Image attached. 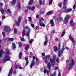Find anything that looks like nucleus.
I'll return each instance as SVG.
<instances>
[{"label":"nucleus","mask_w":76,"mask_h":76,"mask_svg":"<svg viewBox=\"0 0 76 76\" xmlns=\"http://www.w3.org/2000/svg\"><path fill=\"white\" fill-rule=\"evenodd\" d=\"M5 57L4 58L3 63H5L6 61H9L10 60V57H9V51L8 49H6L5 50Z\"/></svg>","instance_id":"obj_1"},{"label":"nucleus","mask_w":76,"mask_h":76,"mask_svg":"<svg viewBox=\"0 0 76 76\" xmlns=\"http://www.w3.org/2000/svg\"><path fill=\"white\" fill-rule=\"evenodd\" d=\"M64 46L63 45L62 46V48L61 49L60 51H59L58 53V56L60 57H61V55L63 54V51L65 48H64Z\"/></svg>","instance_id":"obj_2"},{"label":"nucleus","mask_w":76,"mask_h":76,"mask_svg":"<svg viewBox=\"0 0 76 76\" xmlns=\"http://www.w3.org/2000/svg\"><path fill=\"white\" fill-rule=\"evenodd\" d=\"M69 18H70V15H66L64 18V22L65 24H67L68 23Z\"/></svg>","instance_id":"obj_3"},{"label":"nucleus","mask_w":76,"mask_h":76,"mask_svg":"<svg viewBox=\"0 0 76 76\" xmlns=\"http://www.w3.org/2000/svg\"><path fill=\"white\" fill-rule=\"evenodd\" d=\"M74 64H75V61L72 59L71 61V62L69 64V69H71L72 68V67L74 65Z\"/></svg>","instance_id":"obj_4"},{"label":"nucleus","mask_w":76,"mask_h":76,"mask_svg":"<svg viewBox=\"0 0 76 76\" xmlns=\"http://www.w3.org/2000/svg\"><path fill=\"white\" fill-rule=\"evenodd\" d=\"M4 29L6 32H9L10 31V27L9 26H5L4 27Z\"/></svg>","instance_id":"obj_5"},{"label":"nucleus","mask_w":76,"mask_h":76,"mask_svg":"<svg viewBox=\"0 0 76 76\" xmlns=\"http://www.w3.org/2000/svg\"><path fill=\"white\" fill-rule=\"evenodd\" d=\"M21 19V17H19L18 18V21L16 22V24L17 26H19V24H20V23Z\"/></svg>","instance_id":"obj_6"},{"label":"nucleus","mask_w":76,"mask_h":76,"mask_svg":"<svg viewBox=\"0 0 76 76\" xmlns=\"http://www.w3.org/2000/svg\"><path fill=\"white\" fill-rule=\"evenodd\" d=\"M63 20V18L61 17H58L57 19L56 20L57 22H60L61 21Z\"/></svg>","instance_id":"obj_7"},{"label":"nucleus","mask_w":76,"mask_h":76,"mask_svg":"<svg viewBox=\"0 0 76 76\" xmlns=\"http://www.w3.org/2000/svg\"><path fill=\"white\" fill-rule=\"evenodd\" d=\"M54 57L53 58V59H51V58H50V62L51 63H53V64L55 62V61H54V60H55V58H56V56H54ZM54 65V64H53V65Z\"/></svg>","instance_id":"obj_8"},{"label":"nucleus","mask_w":76,"mask_h":76,"mask_svg":"<svg viewBox=\"0 0 76 76\" xmlns=\"http://www.w3.org/2000/svg\"><path fill=\"white\" fill-rule=\"evenodd\" d=\"M72 9H68L64 11V12L65 13H68V12H71L72 10Z\"/></svg>","instance_id":"obj_9"},{"label":"nucleus","mask_w":76,"mask_h":76,"mask_svg":"<svg viewBox=\"0 0 76 76\" xmlns=\"http://www.w3.org/2000/svg\"><path fill=\"white\" fill-rule=\"evenodd\" d=\"M50 23L51 26H54V23L53 21V20H50Z\"/></svg>","instance_id":"obj_10"},{"label":"nucleus","mask_w":76,"mask_h":76,"mask_svg":"<svg viewBox=\"0 0 76 76\" xmlns=\"http://www.w3.org/2000/svg\"><path fill=\"white\" fill-rule=\"evenodd\" d=\"M35 66V62L34 61H31V64L30 67L31 68H32L33 66Z\"/></svg>","instance_id":"obj_11"},{"label":"nucleus","mask_w":76,"mask_h":76,"mask_svg":"<svg viewBox=\"0 0 76 76\" xmlns=\"http://www.w3.org/2000/svg\"><path fill=\"white\" fill-rule=\"evenodd\" d=\"M45 41L44 42V45H47L48 41V39L47 37H46L45 39Z\"/></svg>","instance_id":"obj_12"},{"label":"nucleus","mask_w":76,"mask_h":76,"mask_svg":"<svg viewBox=\"0 0 76 76\" xmlns=\"http://www.w3.org/2000/svg\"><path fill=\"white\" fill-rule=\"evenodd\" d=\"M47 67L48 68V70H50V68H51V64H50V63H48L47 65Z\"/></svg>","instance_id":"obj_13"},{"label":"nucleus","mask_w":76,"mask_h":76,"mask_svg":"<svg viewBox=\"0 0 76 76\" xmlns=\"http://www.w3.org/2000/svg\"><path fill=\"white\" fill-rule=\"evenodd\" d=\"M69 39L71 41H72V42H75V39H74L73 38V37H72L70 36Z\"/></svg>","instance_id":"obj_14"},{"label":"nucleus","mask_w":76,"mask_h":76,"mask_svg":"<svg viewBox=\"0 0 76 76\" xmlns=\"http://www.w3.org/2000/svg\"><path fill=\"white\" fill-rule=\"evenodd\" d=\"M29 48V45L28 44L26 45L25 47V50H28V48Z\"/></svg>","instance_id":"obj_15"},{"label":"nucleus","mask_w":76,"mask_h":76,"mask_svg":"<svg viewBox=\"0 0 76 76\" xmlns=\"http://www.w3.org/2000/svg\"><path fill=\"white\" fill-rule=\"evenodd\" d=\"M12 72H13V69H11L10 71V72L8 74V76H11V75H12Z\"/></svg>","instance_id":"obj_16"},{"label":"nucleus","mask_w":76,"mask_h":76,"mask_svg":"<svg viewBox=\"0 0 76 76\" xmlns=\"http://www.w3.org/2000/svg\"><path fill=\"white\" fill-rule=\"evenodd\" d=\"M18 9H20L21 8V7L20 6V2H18Z\"/></svg>","instance_id":"obj_17"},{"label":"nucleus","mask_w":76,"mask_h":76,"mask_svg":"<svg viewBox=\"0 0 76 76\" xmlns=\"http://www.w3.org/2000/svg\"><path fill=\"white\" fill-rule=\"evenodd\" d=\"M12 49L14 50L16 48V45H15V44L13 43L12 45Z\"/></svg>","instance_id":"obj_18"},{"label":"nucleus","mask_w":76,"mask_h":76,"mask_svg":"<svg viewBox=\"0 0 76 76\" xmlns=\"http://www.w3.org/2000/svg\"><path fill=\"white\" fill-rule=\"evenodd\" d=\"M53 11H50L48 12L47 13V14L48 15H52L53 13Z\"/></svg>","instance_id":"obj_19"},{"label":"nucleus","mask_w":76,"mask_h":76,"mask_svg":"<svg viewBox=\"0 0 76 76\" xmlns=\"http://www.w3.org/2000/svg\"><path fill=\"white\" fill-rule=\"evenodd\" d=\"M16 3V0H13L11 2V4L12 6H14Z\"/></svg>","instance_id":"obj_20"},{"label":"nucleus","mask_w":76,"mask_h":76,"mask_svg":"<svg viewBox=\"0 0 76 76\" xmlns=\"http://www.w3.org/2000/svg\"><path fill=\"white\" fill-rule=\"evenodd\" d=\"M22 53L21 52H20L19 53V58H20V59H21V58H22Z\"/></svg>","instance_id":"obj_21"},{"label":"nucleus","mask_w":76,"mask_h":76,"mask_svg":"<svg viewBox=\"0 0 76 76\" xmlns=\"http://www.w3.org/2000/svg\"><path fill=\"white\" fill-rule=\"evenodd\" d=\"M26 33V31L25 30H23V31L22 35L23 37H25V34Z\"/></svg>","instance_id":"obj_22"},{"label":"nucleus","mask_w":76,"mask_h":76,"mask_svg":"<svg viewBox=\"0 0 76 76\" xmlns=\"http://www.w3.org/2000/svg\"><path fill=\"white\" fill-rule=\"evenodd\" d=\"M4 52L3 50H1L0 51V57H2V54Z\"/></svg>","instance_id":"obj_23"},{"label":"nucleus","mask_w":76,"mask_h":76,"mask_svg":"<svg viewBox=\"0 0 76 76\" xmlns=\"http://www.w3.org/2000/svg\"><path fill=\"white\" fill-rule=\"evenodd\" d=\"M27 37H28L27 38L28 40H30V37H29V33H27Z\"/></svg>","instance_id":"obj_24"},{"label":"nucleus","mask_w":76,"mask_h":76,"mask_svg":"<svg viewBox=\"0 0 76 76\" xmlns=\"http://www.w3.org/2000/svg\"><path fill=\"white\" fill-rule=\"evenodd\" d=\"M70 24L72 26H73L74 25V23L72 20H71L70 22Z\"/></svg>","instance_id":"obj_25"},{"label":"nucleus","mask_w":76,"mask_h":76,"mask_svg":"<svg viewBox=\"0 0 76 76\" xmlns=\"http://www.w3.org/2000/svg\"><path fill=\"white\" fill-rule=\"evenodd\" d=\"M44 73H46L48 75V73H49V71L48 70H46V69H45L44 71Z\"/></svg>","instance_id":"obj_26"},{"label":"nucleus","mask_w":76,"mask_h":76,"mask_svg":"<svg viewBox=\"0 0 76 76\" xmlns=\"http://www.w3.org/2000/svg\"><path fill=\"white\" fill-rule=\"evenodd\" d=\"M7 12L8 13H9L10 15V16H11V15L12 14V12L10 11V10L9 9H8L7 10Z\"/></svg>","instance_id":"obj_27"},{"label":"nucleus","mask_w":76,"mask_h":76,"mask_svg":"<svg viewBox=\"0 0 76 76\" xmlns=\"http://www.w3.org/2000/svg\"><path fill=\"white\" fill-rule=\"evenodd\" d=\"M28 21L29 22H31L32 21V18H31V17H28Z\"/></svg>","instance_id":"obj_28"},{"label":"nucleus","mask_w":76,"mask_h":76,"mask_svg":"<svg viewBox=\"0 0 76 76\" xmlns=\"http://www.w3.org/2000/svg\"><path fill=\"white\" fill-rule=\"evenodd\" d=\"M50 76H56V72H55L53 74H50Z\"/></svg>","instance_id":"obj_29"},{"label":"nucleus","mask_w":76,"mask_h":76,"mask_svg":"<svg viewBox=\"0 0 76 76\" xmlns=\"http://www.w3.org/2000/svg\"><path fill=\"white\" fill-rule=\"evenodd\" d=\"M63 9H64L63 11L64 12V10H67V7L66 6H64L63 7Z\"/></svg>","instance_id":"obj_30"},{"label":"nucleus","mask_w":76,"mask_h":76,"mask_svg":"<svg viewBox=\"0 0 76 76\" xmlns=\"http://www.w3.org/2000/svg\"><path fill=\"white\" fill-rule=\"evenodd\" d=\"M39 25L40 26H42L43 27L45 26V25L44 24H42V23H39Z\"/></svg>","instance_id":"obj_31"},{"label":"nucleus","mask_w":76,"mask_h":76,"mask_svg":"<svg viewBox=\"0 0 76 76\" xmlns=\"http://www.w3.org/2000/svg\"><path fill=\"white\" fill-rule=\"evenodd\" d=\"M49 4H52V3H53V0H49Z\"/></svg>","instance_id":"obj_32"},{"label":"nucleus","mask_w":76,"mask_h":76,"mask_svg":"<svg viewBox=\"0 0 76 76\" xmlns=\"http://www.w3.org/2000/svg\"><path fill=\"white\" fill-rule=\"evenodd\" d=\"M63 4V5H66L67 4L66 0H64Z\"/></svg>","instance_id":"obj_33"},{"label":"nucleus","mask_w":76,"mask_h":76,"mask_svg":"<svg viewBox=\"0 0 76 76\" xmlns=\"http://www.w3.org/2000/svg\"><path fill=\"white\" fill-rule=\"evenodd\" d=\"M33 3V0H31L29 1V4H32Z\"/></svg>","instance_id":"obj_34"},{"label":"nucleus","mask_w":76,"mask_h":76,"mask_svg":"<svg viewBox=\"0 0 76 76\" xmlns=\"http://www.w3.org/2000/svg\"><path fill=\"white\" fill-rule=\"evenodd\" d=\"M54 51H57V47L56 46H54Z\"/></svg>","instance_id":"obj_35"},{"label":"nucleus","mask_w":76,"mask_h":76,"mask_svg":"<svg viewBox=\"0 0 76 76\" xmlns=\"http://www.w3.org/2000/svg\"><path fill=\"white\" fill-rule=\"evenodd\" d=\"M65 33H66L65 32V31L63 32L62 33V34H61V37H63L64 36V35Z\"/></svg>","instance_id":"obj_36"},{"label":"nucleus","mask_w":76,"mask_h":76,"mask_svg":"<svg viewBox=\"0 0 76 76\" xmlns=\"http://www.w3.org/2000/svg\"><path fill=\"white\" fill-rule=\"evenodd\" d=\"M0 11L1 13L2 14H3V13L4 12V10H3V9H1Z\"/></svg>","instance_id":"obj_37"},{"label":"nucleus","mask_w":76,"mask_h":76,"mask_svg":"<svg viewBox=\"0 0 76 76\" xmlns=\"http://www.w3.org/2000/svg\"><path fill=\"white\" fill-rule=\"evenodd\" d=\"M8 40H9L10 41H13L14 40V39L13 38H9Z\"/></svg>","instance_id":"obj_38"},{"label":"nucleus","mask_w":76,"mask_h":76,"mask_svg":"<svg viewBox=\"0 0 76 76\" xmlns=\"http://www.w3.org/2000/svg\"><path fill=\"white\" fill-rule=\"evenodd\" d=\"M45 61L46 64H47L48 63V61L47 60V58H45Z\"/></svg>","instance_id":"obj_39"},{"label":"nucleus","mask_w":76,"mask_h":76,"mask_svg":"<svg viewBox=\"0 0 76 76\" xmlns=\"http://www.w3.org/2000/svg\"><path fill=\"white\" fill-rule=\"evenodd\" d=\"M2 35H3V37H6V34H5V33H4V32H2Z\"/></svg>","instance_id":"obj_40"},{"label":"nucleus","mask_w":76,"mask_h":76,"mask_svg":"<svg viewBox=\"0 0 76 76\" xmlns=\"http://www.w3.org/2000/svg\"><path fill=\"white\" fill-rule=\"evenodd\" d=\"M32 42H33V40H32V39H30L29 41V42L30 44H31V43H32Z\"/></svg>","instance_id":"obj_41"},{"label":"nucleus","mask_w":76,"mask_h":76,"mask_svg":"<svg viewBox=\"0 0 76 76\" xmlns=\"http://www.w3.org/2000/svg\"><path fill=\"white\" fill-rule=\"evenodd\" d=\"M14 33H15V34H16V33H17V30H16V29L15 28L14 29Z\"/></svg>","instance_id":"obj_42"},{"label":"nucleus","mask_w":76,"mask_h":76,"mask_svg":"<svg viewBox=\"0 0 76 76\" xmlns=\"http://www.w3.org/2000/svg\"><path fill=\"white\" fill-rule=\"evenodd\" d=\"M42 1H39V4L40 6L42 5Z\"/></svg>","instance_id":"obj_43"},{"label":"nucleus","mask_w":76,"mask_h":76,"mask_svg":"<svg viewBox=\"0 0 76 76\" xmlns=\"http://www.w3.org/2000/svg\"><path fill=\"white\" fill-rule=\"evenodd\" d=\"M55 32H56V31H55V30H53L52 31L51 33V34H55Z\"/></svg>","instance_id":"obj_44"},{"label":"nucleus","mask_w":76,"mask_h":76,"mask_svg":"<svg viewBox=\"0 0 76 76\" xmlns=\"http://www.w3.org/2000/svg\"><path fill=\"white\" fill-rule=\"evenodd\" d=\"M35 9V7L33 6L31 8V10H34Z\"/></svg>","instance_id":"obj_45"},{"label":"nucleus","mask_w":76,"mask_h":76,"mask_svg":"<svg viewBox=\"0 0 76 76\" xmlns=\"http://www.w3.org/2000/svg\"><path fill=\"white\" fill-rule=\"evenodd\" d=\"M50 57V55H47L45 58H48Z\"/></svg>","instance_id":"obj_46"},{"label":"nucleus","mask_w":76,"mask_h":76,"mask_svg":"<svg viewBox=\"0 0 76 76\" xmlns=\"http://www.w3.org/2000/svg\"><path fill=\"white\" fill-rule=\"evenodd\" d=\"M28 63H29V61H26V66H27V65L28 64Z\"/></svg>","instance_id":"obj_47"},{"label":"nucleus","mask_w":76,"mask_h":76,"mask_svg":"<svg viewBox=\"0 0 76 76\" xmlns=\"http://www.w3.org/2000/svg\"><path fill=\"white\" fill-rule=\"evenodd\" d=\"M6 18V17H5V16H3L2 17V19H4Z\"/></svg>","instance_id":"obj_48"},{"label":"nucleus","mask_w":76,"mask_h":76,"mask_svg":"<svg viewBox=\"0 0 76 76\" xmlns=\"http://www.w3.org/2000/svg\"><path fill=\"white\" fill-rule=\"evenodd\" d=\"M25 29H28L29 26H27L25 27Z\"/></svg>","instance_id":"obj_49"},{"label":"nucleus","mask_w":76,"mask_h":76,"mask_svg":"<svg viewBox=\"0 0 76 76\" xmlns=\"http://www.w3.org/2000/svg\"><path fill=\"white\" fill-rule=\"evenodd\" d=\"M21 40L22 41H25V39L23 38H21Z\"/></svg>","instance_id":"obj_50"},{"label":"nucleus","mask_w":76,"mask_h":76,"mask_svg":"<svg viewBox=\"0 0 76 76\" xmlns=\"http://www.w3.org/2000/svg\"><path fill=\"white\" fill-rule=\"evenodd\" d=\"M58 6L59 7H61V3H60L58 4Z\"/></svg>","instance_id":"obj_51"},{"label":"nucleus","mask_w":76,"mask_h":76,"mask_svg":"<svg viewBox=\"0 0 76 76\" xmlns=\"http://www.w3.org/2000/svg\"><path fill=\"white\" fill-rule=\"evenodd\" d=\"M73 8L74 10H75V8H76V5H75L74 4L73 6Z\"/></svg>","instance_id":"obj_52"},{"label":"nucleus","mask_w":76,"mask_h":76,"mask_svg":"<svg viewBox=\"0 0 76 76\" xmlns=\"http://www.w3.org/2000/svg\"><path fill=\"white\" fill-rule=\"evenodd\" d=\"M35 56H33V61H34V60H35Z\"/></svg>","instance_id":"obj_53"},{"label":"nucleus","mask_w":76,"mask_h":76,"mask_svg":"<svg viewBox=\"0 0 76 76\" xmlns=\"http://www.w3.org/2000/svg\"><path fill=\"white\" fill-rule=\"evenodd\" d=\"M18 45L19 47H20V46H21V43L20 42H19L18 43Z\"/></svg>","instance_id":"obj_54"},{"label":"nucleus","mask_w":76,"mask_h":76,"mask_svg":"<svg viewBox=\"0 0 76 76\" xmlns=\"http://www.w3.org/2000/svg\"><path fill=\"white\" fill-rule=\"evenodd\" d=\"M61 44H60V43H59V45H58V47L59 48H60V47H61V45H61Z\"/></svg>","instance_id":"obj_55"},{"label":"nucleus","mask_w":76,"mask_h":76,"mask_svg":"<svg viewBox=\"0 0 76 76\" xmlns=\"http://www.w3.org/2000/svg\"><path fill=\"white\" fill-rule=\"evenodd\" d=\"M28 32H27V33H29V32H30V31H31V29H30V28H28Z\"/></svg>","instance_id":"obj_56"},{"label":"nucleus","mask_w":76,"mask_h":76,"mask_svg":"<svg viewBox=\"0 0 76 76\" xmlns=\"http://www.w3.org/2000/svg\"><path fill=\"white\" fill-rule=\"evenodd\" d=\"M57 62H58L59 61V58H57L56 60Z\"/></svg>","instance_id":"obj_57"},{"label":"nucleus","mask_w":76,"mask_h":76,"mask_svg":"<svg viewBox=\"0 0 76 76\" xmlns=\"http://www.w3.org/2000/svg\"><path fill=\"white\" fill-rule=\"evenodd\" d=\"M42 56H45V53H42Z\"/></svg>","instance_id":"obj_58"},{"label":"nucleus","mask_w":76,"mask_h":76,"mask_svg":"<svg viewBox=\"0 0 76 76\" xmlns=\"http://www.w3.org/2000/svg\"><path fill=\"white\" fill-rule=\"evenodd\" d=\"M27 9H31V8L30 7L28 6L27 7Z\"/></svg>","instance_id":"obj_59"},{"label":"nucleus","mask_w":76,"mask_h":76,"mask_svg":"<svg viewBox=\"0 0 76 76\" xmlns=\"http://www.w3.org/2000/svg\"><path fill=\"white\" fill-rule=\"evenodd\" d=\"M31 26L32 27H33L34 26V24H31Z\"/></svg>","instance_id":"obj_60"},{"label":"nucleus","mask_w":76,"mask_h":76,"mask_svg":"<svg viewBox=\"0 0 76 76\" xmlns=\"http://www.w3.org/2000/svg\"><path fill=\"white\" fill-rule=\"evenodd\" d=\"M35 59L37 61H38V58H36Z\"/></svg>","instance_id":"obj_61"},{"label":"nucleus","mask_w":76,"mask_h":76,"mask_svg":"<svg viewBox=\"0 0 76 76\" xmlns=\"http://www.w3.org/2000/svg\"><path fill=\"white\" fill-rule=\"evenodd\" d=\"M55 40L56 41H58V38H57V37L55 39Z\"/></svg>","instance_id":"obj_62"},{"label":"nucleus","mask_w":76,"mask_h":76,"mask_svg":"<svg viewBox=\"0 0 76 76\" xmlns=\"http://www.w3.org/2000/svg\"><path fill=\"white\" fill-rule=\"evenodd\" d=\"M25 59L26 60V61H28V57H26L25 58Z\"/></svg>","instance_id":"obj_63"},{"label":"nucleus","mask_w":76,"mask_h":76,"mask_svg":"<svg viewBox=\"0 0 76 76\" xmlns=\"http://www.w3.org/2000/svg\"><path fill=\"white\" fill-rule=\"evenodd\" d=\"M39 16L38 15H36V17L37 18H39Z\"/></svg>","instance_id":"obj_64"}]
</instances>
